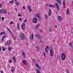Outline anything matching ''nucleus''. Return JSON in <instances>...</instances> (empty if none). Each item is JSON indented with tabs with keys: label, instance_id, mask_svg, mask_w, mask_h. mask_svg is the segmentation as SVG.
Returning <instances> with one entry per match:
<instances>
[{
	"label": "nucleus",
	"instance_id": "48",
	"mask_svg": "<svg viewBox=\"0 0 73 73\" xmlns=\"http://www.w3.org/2000/svg\"><path fill=\"white\" fill-rule=\"evenodd\" d=\"M2 20H4V17H3L2 18Z\"/></svg>",
	"mask_w": 73,
	"mask_h": 73
},
{
	"label": "nucleus",
	"instance_id": "62",
	"mask_svg": "<svg viewBox=\"0 0 73 73\" xmlns=\"http://www.w3.org/2000/svg\"><path fill=\"white\" fill-rule=\"evenodd\" d=\"M64 8H65V6H64Z\"/></svg>",
	"mask_w": 73,
	"mask_h": 73
},
{
	"label": "nucleus",
	"instance_id": "54",
	"mask_svg": "<svg viewBox=\"0 0 73 73\" xmlns=\"http://www.w3.org/2000/svg\"><path fill=\"white\" fill-rule=\"evenodd\" d=\"M11 62H12V60H10L9 62V63H11Z\"/></svg>",
	"mask_w": 73,
	"mask_h": 73
},
{
	"label": "nucleus",
	"instance_id": "16",
	"mask_svg": "<svg viewBox=\"0 0 73 73\" xmlns=\"http://www.w3.org/2000/svg\"><path fill=\"white\" fill-rule=\"evenodd\" d=\"M2 13H7V11L6 9H4L3 10Z\"/></svg>",
	"mask_w": 73,
	"mask_h": 73
},
{
	"label": "nucleus",
	"instance_id": "42",
	"mask_svg": "<svg viewBox=\"0 0 73 73\" xmlns=\"http://www.w3.org/2000/svg\"><path fill=\"white\" fill-rule=\"evenodd\" d=\"M3 13V10H0V13Z\"/></svg>",
	"mask_w": 73,
	"mask_h": 73
},
{
	"label": "nucleus",
	"instance_id": "8",
	"mask_svg": "<svg viewBox=\"0 0 73 73\" xmlns=\"http://www.w3.org/2000/svg\"><path fill=\"white\" fill-rule=\"evenodd\" d=\"M35 36H36L38 39H40V38H41V36H40V35L38 34L35 35Z\"/></svg>",
	"mask_w": 73,
	"mask_h": 73
},
{
	"label": "nucleus",
	"instance_id": "61",
	"mask_svg": "<svg viewBox=\"0 0 73 73\" xmlns=\"http://www.w3.org/2000/svg\"><path fill=\"white\" fill-rule=\"evenodd\" d=\"M15 11H17V9H15Z\"/></svg>",
	"mask_w": 73,
	"mask_h": 73
},
{
	"label": "nucleus",
	"instance_id": "25",
	"mask_svg": "<svg viewBox=\"0 0 73 73\" xmlns=\"http://www.w3.org/2000/svg\"><path fill=\"white\" fill-rule=\"evenodd\" d=\"M63 4L64 5V6H65V0L63 1Z\"/></svg>",
	"mask_w": 73,
	"mask_h": 73
},
{
	"label": "nucleus",
	"instance_id": "20",
	"mask_svg": "<svg viewBox=\"0 0 73 73\" xmlns=\"http://www.w3.org/2000/svg\"><path fill=\"white\" fill-rule=\"evenodd\" d=\"M22 54L24 58H25V53L23 51L22 52Z\"/></svg>",
	"mask_w": 73,
	"mask_h": 73
},
{
	"label": "nucleus",
	"instance_id": "46",
	"mask_svg": "<svg viewBox=\"0 0 73 73\" xmlns=\"http://www.w3.org/2000/svg\"><path fill=\"white\" fill-rule=\"evenodd\" d=\"M46 48L48 49H49V47L48 46H46Z\"/></svg>",
	"mask_w": 73,
	"mask_h": 73
},
{
	"label": "nucleus",
	"instance_id": "56",
	"mask_svg": "<svg viewBox=\"0 0 73 73\" xmlns=\"http://www.w3.org/2000/svg\"><path fill=\"white\" fill-rule=\"evenodd\" d=\"M1 50V47L0 46V51Z\"/></svg>",
	"mask_w": 73,
	"mask_h": 73
},
{
	"label": "nucleus",
	"instance_id": "33",
	"mask_svg": "<svg viewBox=\"0 0 73 73\" xmlns=\"http://www.w3.org/2000/svg\"><path fill=\"white\" fill-rule=\"evenodd\" d=\"M2 49L3 51H5V48L4 47L2 48Z\"/></svg>",
	"mask_w": 73,
	"mask_h": 73
},
{
	"label": "nucleus",
	"instance_id": "52",
	"mask_svg": "<svg viewBox=\"0 0 73 73\" xmlns=\"http://www.w3.org/2000/svg\"><path fill=\"white\" fill-rule=\"evenodd\" d=\"M23 8L24 9H25V6L23 7Z\"/></svg>",
	"mask_w": 73,
	"mask_h": 73
},
{
	"label": "nucleus",
	"instance_id": "2",
	"mask_svg": "<svg viewBox=\"0 0 73 73\" xmlns=\"http://www.w3.org/2000/svg\"><path fill=\"white\" fill-rule=\"evenodd\" d=\"M53 48H51L50 49V56L52 57L53 56Z\"/></svg>",
	"mask_w": 73,
	"mask_h": 73
},
{
	"label": "nucleus",
	"instance_id": "36",
	"mask_svg": "<svg viewBox=\"0 0 73 73\" xmlns=\"http://www.w3.org/2000/svg\"><path fill=\"white\" fill-rule=\"evenodd\" d=\"M27 19H25V20L24 21V22L25 23H26V22H27Z\"/></svg>",
	"mask_w": 73,
	"mask_h": 73
},
{
	"label": "nucleus",
	"instance_id": "43",
	"mask_svg": "<svg viewBox=\"0 0 73 73\" xmlns=\"http://www.w3.org/2000/svg\"><path fill=\"white\" fill-rule=\"evenodd\" d=\"M51 7H52V8H54V7H55V6L52 5Z\"/></svg>",
	"mask_w": 73,
	"mask_h": 73
},
{
	"label": "nucleus",
	"instance_id": "22",
	"mask_svg": "<svg viewBox=\"0 0 73 73\" xmlns=\"http://www.w3.org/2000/svg\"><path fill=\"white\" fill-rule=\"evenodd\" d=\"M25 23H22L21 27H25Z\"/></svg>",
	"mask_w": 73,
	"mask_h": 73
},
{
	"label": "nucleus",
	"instance_id": "7",
	"mask_svg": "<svg viewBox=\"0 0 73 73\" xmlns=\"http://www.w3.org/2000/svg\"><path fill=\"white\" fill-rule=\"evenodd\" d=\"M55 5L56 7L57 8L58 11H59V10H60V9L59 8V6L58 5V3H55Z\"/></svg>",
	"mask_w": 73,
	"mask_h": 73
},
{
	"label": "nucleus",
	"instance_id": "23",
	"mask_svg": "<svg viewBox=\"0 0 73 73\" xmlns=\"http://www.w3.org/2000/svg\"><path fill=\"white\" fill-rule=\"evenodd\" d=\"M11 47H10L9 46H8V50H11Z\"/></svg>",
	"mask_w": 73,
	"mask_h": 73
},
{
	"label": "nucleus",
	"instance_id": "30",
	"mask_svg": "<svg viewBox=\"0 0 73 73\" xmlns=\"http://www.w3.org/2000/svg\"><path fill=\"white\" fill-rule=\"evenodd\" d=\"M11 36H12V37L14 38V40H16V37H13V35H11Z\"/></svg>",
	"mask_w": 73,
	"mask_h": 73
},
{
	"label": "nucleus",
	"instance_id": "50",
	"mask_svg": "<svg viewBox=\"0 0 73 73\" xmlns=\"http://www.w3.org/2000/svg\"><path fill=\"white\" fill-rule=\"evenodd\" d=\"M7 29L8 31H9L10 32H11V31H10V30H9V29H8V28H7Z\"/></svg>",
	"mask_w": 73,
	"mask_h": 73
},
{
	"label": "nucleus",
	"instance_id": "27",
	"mask_svg": "<svg viewBox=\"0 0 73 73\" xmlns=\"http://www.w3.org/2000/svg\"><path fill=\"white\" fill-rule=\"evenodd\" d=\"M22 63H24V65H26V62H25V60H23Z\"/></svg>",
	"mask_w": 73,
	"mask_h": 73
},
{
	"label": "nucleus",
	"instance_id": "28",
	"mask_svg": "<svg viewBox=\"0 0 73 73\" xmlns=\"http://www.w3.org/2000/svg\"><path fill=\"white\" fill-rule=\"evenodd\" d=\"M45 51L46 53H48V49L46 48H45Z\"/></svg>",
	"mask_w": 73,
	"mask_h": 73
},
{
	"label": "nucleus",
	"instance_id": "55",
	"mask_svg": "<svg viewBox=\"0 0 73 73\" xmlns=\"http://www.w3.org/2000/svg\"><path fill=\"white\" fill-rule=\"evenodd\" d=\"M18 16H21V15H20V14H18Z\"/></svg>",
	"mask_w": 73,
	"mask_h": 73
},
{
	"label": "nucleus",
	"instance_id": "63",
	"mask_svg": "<svg viewBox=\"0 0 73 73\" xmlns=\"http://www.w3.org/2000/svg\"><path fill=\"white\" fill-rule=\"evenodd\" d=\"M25 1H28V0H25Z\"/></svg>",
	"mask_w": 73,
	"mask_h": 73
},
{
	"label": "nucleus",
	"instance_id": "6",
	"mask_svg": "<svg viewBox=\"0 0 73 73\" xmlns=\"http://www.w3.org/2000/svg\"><path fill=\"white\" fill-rule=\"evenodd\" d=\"M57 19L59 21H60H60H61V20H62V18L60 16H58L57 17Z\"/></svg>",
	"mask_w": 73,
	"mask_h": 73
},
{
	"label": "nucleus",
	"instance_id": "31",
	"mask_svg": "<svg viewBox=\"0 0 73 73\" xmlns=\"http://www.w3.org/2000/svg\"><path fill=\"white\" fill-rule=\"evenodd\" d=\"M48 18V15L46 14L45 15V19H47V18Z\"/></svg>",
	"mask_w": 73,
	"mask_h": 73
},
{
	"label": "nucleus",
	"instance_id": "49",
	"mask_svg": "<svg viewBox=\"0 0 73 73\" xmlns=\"http://www.w3.org/2000/svg\"><path fill=\"white\" fill-rule=\"evenodd\" d=\"M2 6V4L0 3V8H1Z\"/></svg>",
	"mask_w": 73,
	"mask_h": 73
},
{
	"label": "nucleus",
	"instance_id": "60",
	"mask_svg": "<svg viewBox=\"0 0 73 73\" xmlns=\"http://www.w3.org/2000/svg\"><path fill=\"white\" fill-rule=\"evenodd\" d=\"M55 28H57V25H56L55 26Z\"/></svg>",
	"mask_w": 73,
	"mask_h": 73
},
{
	"label": "nucleus",
	"instance_id": "38",
	"mask_svg": "<svg viewBox=\"0 0 73 73\" xmlns=\"http://www.w3.org/2000/svg\"><path fill=\"white\" fill-rule=\"evenodd\" d=\"M36 16L37 17H40V15L39 14H37L36 15Z\"/></svg>",
	"mask_w": 73,
	"mask_h": 73
},
{
	"label": "nucleus",
	"instance_id": "45",
	"mask_svg": "<svg viewBox=\"0 0 73 73\" xmlns=\"http://www.w3.org/2000/svg\"><path fill=\"white\" fill-rule=\"evenodd\" d=\"M19 20H20V21H22V19H21V18H19Z\"/></svg>",
	"mask_w": 73,
	"mask_h": 73
},
{
	"label": "nucleus",
	"instance_id": "64",
	"mask_svg": "<svg viewBox=\"0 0 73 73\" xmlns=\"http://www.w3.org/2000/svg\"><path fill=\"white\" fill-rule=\"evenodd\" d=\"M72 3L73 4V1H72Z\"/></svg>",
	"mask_w": 73,
	"mask_h": 73
},
{
	"label": "nucleus",
	"instance_id": "39",
	"mask_svg": "<svg viewBox=\"0 0 73 73\" xmlns=\"http://www.w3.org/2000/svg\"><path fill=\"white\" fill-rule=\"evenodd\" d=\"M33 62H35V60L34 59H33L32 60Z\"/></svg>",
	"mask_w": 73,
	"mask_h": 73
},
{
	"label": "nucleus",
	"instance_id": "19",
	"mask_svg": "<svg viewBox=\"0 0 73 73\" xmlns=\"http://www.w3.org/2000/svg\"><path fill=\"white\" fill-rule=\"evenodd\" d=\"M13 60L14 63H15V62H16V58L15 57H14L13 59Z\"/></svg>",
	"mask_w": 73,
	"mask_h": 73
},
{
	"label": "nucleus",
	"instance_id": "12",
	"mask_svg": "<svg viewBox=\"0 0 73 73\" xmlns=\"http://www.w3.org/2000/svg\"><path fill=\"white\" fill-rule=\"evenodd\" d=\"M52 12H51V9H50L48 11V14L49 16H50V15H51V13Z\"/></svg>",
	"mask_w": 73,
	"mask_h": 73
},
{
	"label": "nucleus",
	"instance_id": "26",
	"mask_svg": "<svg viewBox=\"0 0 73 73\" xmlns=\"http://www.w3.org/2000/svg\"><path fill=\"white\" fill-rule=\"evenodd\" d=\"M4 34H5V33H4V32H1L0 34V35L1 36L2 35H4Z\"/></svg>",
	"mask_w": 73,
	"mask_h": 73
},
{
	"label": "nucleus",
	"instance_id": "14",
	"mask_svg": "<svg viewBox=\"0 0 73 73\" xmlns=\"http://www.w3.org/2000/svg\"><path fill=\"white\" fill-rule=\"evenodd\" d=\"M4 38H6V35H5L3 36V37L1 40V41H4Z\"/></svg>",
	"mask_w": 73,
	"mask_h": 73
},
{
	"label": "nucleus",
	"instance_id": "35",
	"mask_svg": "<svg viewBox=\"0 0 73 73\" xmlns=\"http://www.w3.org/2000/svg\"><path fill=\"white\" fill-rule=\"evenodd\" d=\"M9 3H10L11 4H13V1H10L9 2Z\"/></svg>",
	"mask_w": 73,
	"mask_h": 73
},
{
	"label": "nucleus",
	"instance_id": "59",
	"mask_svg": "<svg viewBox=\"0 0 73 73\" xmlns=\"http://www.w3.org/2000/svg\"><path fill=\"white\" fill-rule=\"evenodd\" d=\"M1 73H3V71H1Z\"/></svg>",
	"mask_w": 73,
	"mask_h": 73
},
{
	"label": "nucleus",
	"instance_id": "21",
	"mask_svg": "<svg viewBox=\"0 0 73 73\" xmlns=\"http://www.w3.org/2000/svg\"><path fill=\"white\" fill-rule=\"evenodd\" d=\"M17 27L18 29H19L20 28V25H19V23H17Z\"/></svg>",
	"mask_w": 73,
	"mask_h": 73
},
{
	"label": "nucleus",
	"instance_id": "9",
	"mask_svg": "<svg viewBox=\"0 0 73 73\" xmlns=\"http://www.w3.org/2000/svg\"><path fill=\"white\" fill-rule=\"evenodd\" d=\"M40 24L39 23H38L35 26V29H37L38 28L40 27Z\"/></svg>",
	"mask_w": 73,
	"mask_h": 73
},
{
	"label": "nucleus",
	"instance_id": "40",
	"mask_svg": "<svg viewBox=\"0 0 73 73\" xmlns=\"http://www.w3.org/2000/svg\"><path fill=\"white\" fill-rule=\"evenodd\" d=\"M36 67H38V64H36Z\"/></svg>",
	"mask_w": 73,
	"mask_h": 73
},
{
	"label": "nucleus",
	"instance_id": "3",
	"mask_svg": "<svg viewBox=\"0 0 73 73\" xmlns=\"http://www.w3.org/2000/svg\"><path fill=\"white\" fill-rule=\"evenodd\" d=\"M20 38H21V40H23L25 38V36L24 34L22 33H21L20 35Z\"/></svg>",
	"mask_w": 73,
	"mask_h": 73
},
{
	"label": "nucleus",
	"instance_id": "5",
	"mask_svg": "<svg viewBox=\"0 0 73 73\" xmlns=\"http://www.w3.org/2000/svg\"><path fill=\"white\" fill-rule=\"evenodd\" d=\"M33 22L34 23H37V21L36 18H34L33 19Z\"/></svg>",
	"mask_w": 73,
	"mask_h": 73
},
{
	"label": "nucleus",
	"instance_id": "58",
	"mask_svg": "<svg viewBox=\"0 0 73 73\" xmlns=\"http://www.w3.org/2000/svg\"><path fill=\"white\" fill-rule=\"evenodd\" d=\"M58 58L59 60H60V56H58Z\"/></svg>",
	"mask_w": 73,
	"mask_h": 73
},
{
	"label": "nucleus",
	"instance_id": "1",
	"mask_svg": "<svg viewBox=\"0 0 73 73\" xmlns=\"http://www.w3.org/2000/svg\"><path fill=\"white\" fill-rule=\"evenodd\" d=\"M65 58H66V55L64 53L62 54L61 56V58L62 61H64L65 60Z\"/></svg>",
	"mask_w": 73,
	"mask_h": 73
},
{
	"label": "nucleus",
	"instance_id": "13",
	"mask_svg": "<svg viewBox=\"0 0 73 73\" xmlns=\"http://www.w3.org/2000/svg\"><path fill=\"white\" fill-rule=\"evenodd\" d=\"M27 7H28V8L29 11L31 12V11H32V10H31V7H30V6L28 5Z\"/></svg>",
	"mask_w": 73,
	"mask_h": 73
},
{
	"label": "nucleus",
	"instance_id": "47",
	"mask_svg": "<svg viewBox=\"0 0 73 73\" xmlns=\"http://www.w3.org/2000/svg\"><path fill=\"white\" fill-rule=\"evenodd\" d=\"M39 31H40V32H41V33H42V30H41V29H39Z\"/></svg>",
	"mask_w": 73,
	"mask_h": 73
},
{
	"label": "nucleus",
	"instance_id": "32",
	"mask_svg": "<svg viewBox=\"0 0 73 73\" xmlns=\"http://www.w3.org/2000/svg\"><path fill=\"white\" fill-rule=\"evenodd\" d=\"M36 49L37 50H39V47H38V46H36Z\"/></svg>",
	"mask_w": 73,
	"mask_h": 73
},
{
	"label": "nucleus",
	"instance_id": "57",
	"mask_svg": "<svg viewBox=\"0 0 73 73\" xmlns=\"http://www.w3.org/2000/svg\"><path fill=\"white\" fill-rule=\"evenodd\" d=\"M71 46V47L72 48V49H73V46H72V45Z\"/></svg>",
	"mask_w": 73,
	"mask_h": 73
},
{
	"label": "nucleus",
	"instance_id": "37",
	"mask_svg": "<svg viewBox=\"0 0 73 73\" xmlns=\"http://www.w3.org/2000/svg\"><path fill=\"white\" fill-rule=\"evenodd\" d=\"M52 31V29H49V32H51Z\"/></svg>",
	"mask_w": 73,
	"mask_h": 73
},
{
	"label": "nucleus",
	"instance_id": "34",
	"mask_svg": "<svg viewBox=\"0 0 73 73\" xmlns=\"http://www.w3.org/2000/svg\"><path fill=\"white\" fill-rule=\"evenodd\" d=\"M43 54L45 57V52H43Z\"/></svg>",
	"mask_w": 73,
	"mask_h": 73
},
{
	"label": "nucleus",
	"instance_id": "51",
	"mask_svg": "<svg viewBox=\"0 0 73 73\" xmlns=\"http://www.w3.org/2000/svg\"><path fill=\"white\" fill-rule=\"evenodd\" d=\"M68 73H69V70H67L66 71Z\"/></svg>",
	"mask_w": 73,
	"mask_h": 73
},
{
	"label": "nucleus",
	"instance_id": "10",
	"mask_svg": "<svg viewBox=\"0 0 73 73\" xmlns=\"http://www.w3.org/2000/svg\"><path fill=\"white\" fill-rule=\"evenodd\" d=\"M56 1L60 5H61V0H56Z\"/></svg>",
	"mask_w": 73,
	"mask_h": 73
},
{
	"label": "nucleus",
	"instance_id": "29",
	"mask_svg": "<svg viewBox=\"0 0 73 73\" xmlns=\"http://www.w3.org/2000/svg\"><path fill=\"white\" fill-rule=\"evenodd\" d=\"M23 30H25V26L21 27Z\"/></svg>",
	"mask_w": 73,
	"mask_h": 73
},
{
	"label": "nucleus",
	"instance_id": "24",
	"mask_svg": "<svg viewBox=\"0 0 73 73\" xmlns=\"http://www.w3.org/2000/svg\"><path fill=\"white\" fill-rule=\"evenodd\" d=\"M11 70L12 72H13V71H14V70H15V68L12 67V68L11 69Z\"/></svg>",
	"mask_w": 73,
	"mask_h": 73
},
{
	"label": "nucleus",
	"instance_id": "4",
	"mask_svg": "<svg viewBox=\"0 0 73 73\" xmlns=\"http://www.w3.org/2000/svg\"><path fill=\"white\" fill-rule=\"evenodd\" d=\"M37 68L38 69H36V73H40V70H41V67L40 66H38L37 67Z\"/></svg>",
	"mask_w": 73,
	"mask_h": 73
},
{
	"label": "nucleus",
	"instance_id": "41",
	"mask_svg": "<svg viewBox=\"0 0 73 73\" xmlns=\"http://www.w3.org/2000/svg\"><path fill=\"white\" fill-rule=\"evenodd\" d=\"M13 23V22L11 21L10 23V24H12Z\"/></svg>",
	"mask_w": 73,
	"mask_h": 73
},
{
	"label": "nucleus",
	"instance_id": "11",
	"mask_svg": "<svg viewBox=\"0 0 73 73\" xmlns=\"http://www.w3.org/2000/svg\"><path fill=\"white\" fill-rule=\"evenodd\" d=\"M66 14L67 15H69V9H67V11H66Z\"/></svg>",
	"mask_w": 73,
	"mask_h": 73
},
{
	"label": "nucleus",
	"instance_id": "53",
	"mask_svg": "<svg viewBox=\"0 0 73 73\" xmlns=\"http://www.w3.org/2000/svg\"><path fill=\"white\" fill-rule=\"evenodd\" d=\"M69 45H70V46H71L72 45V44H71V43L70 42L69 43Z\"/></svg>",
	"mask_w": 73,
	"mask_h": 73
},
{
	"label": "nucleus",
	"instance_id": "17",
	"mask_svg": "<svg viewBox=\"0 0 73 73\" xmlns=\"http://www.w3.org/2000/svg\"><path fill=\"white\" fill-rule=\"evenodd\" d=\"M15 4L16 5H18L19 6V2L17 1V0H15Z\"/></svg>",
	"mask_w": 73,
	"mask_h": 73
},
{
	"label": "nucleus",
	"instance_id": "18",
	"mask_svg": "<svg viewBox=\"0 0 73 73\" xmlns=\"http://www.w3.org/2000/svg\"><path fill=\"white\" fill-rule=\"evenodd\" d=\"M7 44H8V45H10L11 44V40H8L7 41Z\"/></svg>",
	"mask_w": 73,
	"mask_h": 73
},
{
	"label": "nucleus",
	"instance_id": "44",
	"mask_svg": "<svg viewBox=\"0 0 73 73\" xmlns=\"http://www.w3.org/2000/svg\"><path fill=\"white\" fill-rule=\"evenodd\" d=\"M49 7H52V5L50 4L48 5Z\"/></svg>",
	"mask_w": 73,
	"mask_h": 73
},
{
	"label": "nucleus",
	"instance_id": "15",
	"mask_svg": "<svg viewBox=\"0 0 73 73\" xmlns=\"http://www.w3.org/2000/svg\"><path fill=\"white\" fill-rule=\"evenodd\" d=\"M34 37L33 34H32V35L30 36V38L31 40H33Z\"/></svg>",
	"mask_w": 73,
	"mask_h": 73
}]
</instances>
